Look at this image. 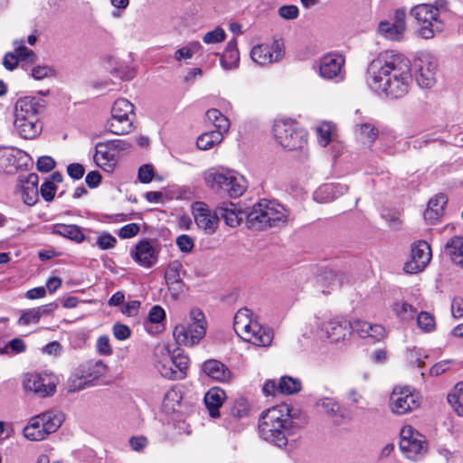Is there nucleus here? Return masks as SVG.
<instances>
[{
    "label": "nucleus",
    "mask_w": 463,
    "mask_h": 463,
    "mask_svg": "<svg viewBox=\"0 0 463 463\" xmlns=\"http://www.w3.org/2000/svg\"><path fill=\"white\" fill-rule=\"evenodd\" d=\"M411 81V63L402 53L383 52L368 65L366 83L380 96L402 98L408 92Z\"/></svg>",
    "instance_id": "nucleus-1"
},
{
    "label": "nucleus",
    "mask_w": 463,
    "mask_h": 463,
    "mask_svg": "<svg viewBox=\"0 0 463 463\" xmlns=\"http://www.w3.org/2000/svg\"><path fill=\"white\" fill-rule=\"evenodd\" d=\"M217 213L218 220L223 219L226 225L230 227H236L243 218H246L247 226L252 230L279 227L287 221L285 208L267 199H261L249 212H241L238 210L236 204L224 202L217 206Z\"/></svg>",
    "instance_id": "nucleus-2"
},
{
    "label": "nucleus",
    "mask_w": 463,
    "mask_h": 463,
    "mask_svg": "<svg viewBox=\"0 0 463 463\" xmlns=\"http://www.w3.org/2000/svg\"><path fill=\"white\" fill-rule=\"evenodd\" d=\"M307 422V418L304 412L281 403L262 412L259 420V434L264 440L282 448L288 444V437Z\"/></svg>",
    "instance_id": "nucleus-3"
},
{
    "label": "nucleus",
    "mask_w": 463,
    "mask_h": 463,
    "mask_svg": "<svg viewBox=\"0 0 463 463\" xmlns=\"http://www.w3.org/2000/svg\"><path fill=\"white\" fill-rule=\"evenodd\" d=\"M44 107V100L38 97L25 96L16 100L14 128L20 137L34 139L40 136L43 131L40 113Z\"/></svg>",
    "instance_id": "nucleus-4"
},
{
    "label": "nucleus",
    "mask_w": 463,
    "mask_h": 463,
    "mask_svg": "<svg viewBox=\"0 0 463 463\" xmlns=\"http://www.w3.org/2000/svg\"><path fill=\"white\" fill-rule=\"evenodd\" d=\"M205 184L218 194H225L232 198H237L246 190V181L236 172L227 167L217 165L203 173Z\"/></svg>",
    "instance_id": "nucleus-5"
},
{
    "label": "nucleus",
    "mask_w": 463,
    "mask_h": 463,
    "mask_svg": "<svg viewBox=\"0 0 463 463\" xmlns=\"http://www.w3.org/2000/svg\"><path fill=\"white\" fill-rule=\"evenodd\" d=\"M445 1H436L434 5L420 4L411 10V14L417 21L418 33L426 40L432 39L444 29V23L440 17L446 11Z\"/></svg>",
    "instance_id": "nucleus-6"
},
{
    "label": "nucleus",
    "mask_w": 463,
    "mask_h": 463,
    "mask_svg": "<svg viewBox=\"0 0 463 463\" xmlns=\"http://www.w3.org/2000/svg\"><path fill=\"white\" fill-rule=\"evenodd\" d=\"M252 311L241 308L234 316L233 328L236 334L244 341L258 346H268L273 339V333L269 328L262 327L251 318Z\"/></svg>",
    "instance_id": "nucleus-7"
},
{
    "label": "nucleus",
    "mask_w": 463,
    "mask_h": 463,
    "mask_svg": "<svg viewBox=\"0 0 463 463\" xmlns=\"http://www.w3.org/2000/svg\"><path fill=\"white\" fill-rule=\"evenodd\" d=\"M64 416L60 411H49L30 419L24 428V436L32 441H40L54 433L62 424Z\"/></svg>",
    "instance_id": "nucleus-8"
},
{
    "label": "nucleus",
    "mask_w": 463,
    "mask_h": 463,
    "mask_svg": "<svg viewBox=\"0 0 463 463\" xmlns=\"http://www.w3.org/2000/svg\"><path fill=\"white\" fill-rule=\"evenodd\" d=\"M206 321L203 313L199 308L190 311V321L175 327L173 335L178 345L194 346L204 336Z\"/></svg>",
    "instance_id": "nucleus-9"
},
{
    "label": "nucleus",
    "mask_w": 463,
    "mask_h": 463,
    "mask_svg": "<svg viewBox=\"0 0 463 463\" xmlns=\"http://www.w3.org/2000/svg\"><path fill=\"white\" fill-rule=\"evenodd\" d=\"M277 142L287 150L302 148L307 142V132L292 119H278L273 125Z\"/></svg>",
    "instance_id": "nucleus-10"
},
{
    "label": "nucleus",
    "mask_w": 463,
    "mask_h": 463,
    "mask_svg": "<svg viewBox=\"0 0 463 463\" xmlns=\"http://www.w3.org/2000/svg\"><path fill=\"white\" fill-rule=\"evenodd\" d=\"M134 117V105L126 99H118L111 108V118L107 121L106 128L115 135L128 134Z\"/></svg>",
    "instance_id": "nucleus-11"
},
{
    "label": "nucleus",
    "mask_w": 463,
    "mask_h": 463,
    "mask_svg": "<svg viewBox=\"0 0 463 463\" xmlns=\"http://www.w3.org/2000/svg\"><path fill=\"white\" fill-rule=\"evenodd\" d=\"M400 449L408 458L417 460L428 450L427 439L411 425H406L401 430Z\"/></svg>",
    "instance_id": "nucleus-12"
},
{
    "label": "nucleus",
    "mask_w": 463,
    "mask_h": 463,
    "mask_svg": "<svg viewBox=\"0 0 463 463\" xmlns=\"http://www.w3.org/2000/svg\"><path fill=\"white\" fill-rule=\"evenodd\" d=\"M420 397L410 387H395L390 397V408L394 414L403 415L418 409Z\"/></svg>",
    "instance_id": "nucleus-13"
},
{
    "label": "nucleus",
    "mask_w": 463,
    "mask_h": 463,
    "mask_svg": "<svg viewBox=\"0 0 463 463\" xmlns=\"http://www.w3.org/2000/svg\"><path fill=\"white\" fill-rule=\"evenodd\" d=\"M438 62L430 53H420L413 61L415 79L422 89H430L436 82Z\"/></svg>",
    "instance_id": "nucleus-14"
},
{
    "label": "nucleus",
    "mask_w": 463,
    "mask_h": 463,
    "mask_svg": "<svg viewBox=\"0 0 463 463\" xmlns=\"http://www.w3.org/2000/svg\"><path fill=\"white\" fill-rule=\"evenodd\" d=\"M57 383L58 380L54 374L46 373H27L23 380L24 388L40 397L52 395L56 391Z\"/></svg>",
    "instance_id": "nucleus-15"
},
{
    "label": "nucleus",
    "mask_w": 463,
    "mask_h": 463,
    "mask_svg": "<svg viewBox=\"0 0 463 463\" xmlns=\"http://www.w3.org/2000/svg\"><path fill=\"white\" fill-rule=\"evenodd\" d=\"M406 10L398 8L389 20L381 21L378 25L380 35L390 41H401L406 31Z\"/></svg>",
    "instance_id": "nucleus-16"
},
{
    "label": "nucleus",
    "mask_w": 463,
    "mask_h": 463,
    "mask_svg": "<svg viewBox=\"0 0 463 463\" xmlns=\"http://www.w3.org/2000/svg\"><path fill=\"white\" fill-rule=\"evenodd\" d=\"M431 260V249L425 241H418L411 245V260L404 265V271L415 274L422 271Z\"/></svg>",
    "instance_id": "nucleus-17"
},
{
    "label": "nucleus",
    "mask_w": 463,
    "mask_h": 463,
    "mask_svg": "<svg viewBox=\"0 0 463 463\" xmlns=\"http://www.w3.org/2000/svg\"><path fill=\"white\" fill-rule=\"evenodd\" d=\"M282 55L283 50L279 41H274L271 44H258L250 51L252 61L261 66L279 61Z\"/></svg>",
    "instance_id": "nucleus-18"
},
{
    "label": "nucleus",
    "mask_w": 463,
    "mask_h": 463,
    "mask_svg": "<svg viewBox=\"0 0 463 463\" xmlns=\"http://www.w3.org/2000/svg\"><path fill=\"white\" fill-rule=\"evenodd\" d=\"M193 216L196 225L207 233H213L218 227L217 209L214 213L203 202H195L192 206Z\"/></svg>",
    "instance_id": "nucleus-19"
},
{
    "label": "nucleus",
    "mask_w": 463,
    "mask_h": 463,
    "mask_svg": "<svg viewBox=\"0 0 463 463\" xmlns=\"http://www.w3.org/2000/svg\"><path fill=\"white\" fill-rule=\"evenodd\" d=\"M132 259L141 267L151 268L157 262L158 250L149 240H142L130 250Z\"/></svg>",
    "instance_id": "nucleus-20"
},
{
    "label": "nucleus",
    "mask_w": 463,
    "mask_h": 463,
    "mask_svg": "<svg viewBox=\"0 0 463 463\" xmlns=\"http://www.w3.org/2000/svg\"><path fill=\"white\" fill-rule=\"evenodd\" d=\"M321 331L330 341L338 342L344 340L353 331V323L342 317L330 318L323 322Z\"/></svg>",
    "instance_id": "nucleus-21"
},
{
    "label": "nucleus",
    "mask_w": 463,
    "mask_h": 463,
    "mask_svg": "<svg viewBox=\"0 0 463 463\" xmlns=\"http://www.w3.org/2000/svg\"><path fill=\"white\" fill-rule=\"evenodd\" d=\"M200 373L218 383H227L232 379V372L221 361L208 359L200 365Z\"/></svg>",
    "instance_id": "nucleus-22"
},
{
    "label": "nucleus",
    "mask_w": 463,
    "mask_h": 463,
    "mask_svg": "<svg viewBox=\"0 0 463 463\" xmlns=\"http://www.w3.org/2000/svg\"><path fill=\"white\" fill-rule=\"evenodd\" d=\"M349 276L345 272L338 269H326L317 278V282L322 288V293L328 294L331 290L340 288L345 283H349Z\"/></svg>",
    "instance_id": "nucleus-23"
},
{
    "label": "nucleus",
    "mask_w": 463,
    "mask_h": 463,
    "mask_svg": "<svg viewBox=\"0 0 463 463\" xmlns=\"http://www.w3.org/2000/svg\"><path fill=\"white\" fill-rule=\"evenodd\" d=\"M345 59L341 55L327 54L320 60L319 74L322 78L332 80L339 77Z\"/></svg>",
    "instance_id": "nucleus-24"
},
{
    "label": "nucleus",
    "mask_w": 463,
    "mask_h": 463,
    "mask_svg": "<svg viewBox=\"0 0 463 463\" xmlns=\"http://www.w3.org/2000/svg\"><path fill=\"white\" fill-rule=\"evenodd\" d=\"M348 191V186L338 183L320 185L313 194V198L319 203L332 202Z\"/></svg>",
    "instance_id": "nucleus-25"
},
{
    "label": "nucleus",
    "mask_w": 463,
    "mask_h": 463,
    "mask_svg": "<svg viewBox=\"0 0 463 463\" xmlns=\"http://www.w3.org/2000/svg\"><path fill=\"white\" fill-rule=\"evenodd\" d=\"M106 369L107 367L101 360H90L80 365L79 369V377L83 381V384L86 385L104 375ZM81 384L82 383H80V386H81Z\"/></svg>",
    "instance_id": "nucleus-26"
},
{
    "label": "nucleus",
    "mask_w": 463,
    "mask_h": 463,
    "mask_svg": "<svg viewBox=\"0 0 463 463\" xmlns=\"http://www.w3.org/2000/svg\"><path fill=\"white\" fill-rule=\"evenodd\" d=\"M353 332L361 338H371L373 342L382 340L386 333L385 328L381 325H372L369 322L359 320L353 323Z\"/></svg>",
    "instance_id": "nucleus-27"
},
{
    "label": "nucleus",
    "mask_w": 463,
    "mask_h": 463,
    "mask_svg": "<svg viewBox=\"0 0 463 463\" xmlns=\"http://www.w3.org/2000/svg\"><path fill=\"white\" fill-rule=\"evenodd\" d=\"M38 175L34 173L29 174L25 180H22L21 196L23 202L29 205H34L39 200Z\"/></svg>",
    "instance_id": "nucleus-28"
},
{
    "label": "nucleus",
    "mask_w": 463,
    "mask_h": 463,
    "mask_svg": "<svg viewBox=\"0 0 463 463\" xmlns=\"http://www.w3.org/2000/svg\"><path fill=\"white\" fill-rule=\"evenodd\" d=\"M225 392L220 387L211 388L204 395V404L212 418L219 416V409L225 400Z\"/></svg>",
    "instance_id": "nucleus-29"
},
{
    "label": "nucleus",
    "mask_w": 463,
    "mask_h": 463,
    "mask_svg": "<svg viewBox=\"0 0 463 463\" xmlns=\"http://www.w3.org/2000/svg\"><path fill=\"white\" fill-rule=\"evenodd\" d=\"M447 203L448 199L443 194H439L434 198H431L424 212V219L430 223H434L442 216Z\"/></svg>",
    "instance_id": "nucleus-30"
},
{
    "label": "nucleus",
    "mask_w": 463,
    "mask_h": 463,
    "mask_svg": "<svg viewBox=\"0 0 463 463\" xmlns=\"http://www.w3.org/2000/svg\"><path fill=\"white\" fill-rule=\"evenodd\" d=\"M117 154L114 153L109 142H99L95 146L93 159L99 167L111 166L116 160Z\"/></svg>",
    "instance_id": "nucleus-31"
},
{
    "label": "nucleus",
    "mask_w": 463,
    "mask_h": 463,
    "mask_svg": "<svg viewBox=\"0 0 463 463\" xmlns=\"http://www.w3.org/2000/svg\"><path fill=\"white\" fill-rule=\"evenodd\" d=\"M354 132L356 137L364 144H372L379 136V130L372 119L357 122Z\"/></svg>",
    "instance_id": "nucleus-32"
},
{
    "label": "nucleus",
    "mask_w": 463,
    "mask_h": 463,
    "mask_svg": "<svg viewBox=\"0 0 463 463\" xmlns=\"http://www.w3.org/2000/svg\"><path fill=\"white\" fill-rule=\"evenodd\" d=\"M51 233L62 236L76 242L84 241V234L80 227L75 224L56 223L50 227Z\"/></svg>",
    "instance_id": "nucleus-33"
},
{
    "label": "nucleus",
    "mask_w": 463,
    "mask_h": 463,
    "mask_svg": "<svg viewBox=\"0 0 463 463\" xmlns=\"http://www.w3.org/2000/svg\"><path fill=\"white\" fill-rule=\"evenodd\" d=\"M316 406L328 417L335 419V421L337 424L340 423L339 420L344 419L340 404L332 397H323L318 399L316 402Z\"/></svg>",
    "instance_id": "nucleus-34"
},
{
    "label": "nucleus",
    "mask_w": 463,
    "mask_h": 463,
    "mask_svg": "<svg viewBox=\"0 0 463 463\" xmlns=\"http://www.w3.org/2000/svg\"><path fill=\"white\" fill-rule=\"evenodd\" d=\"M183 271L185 274V271L183 270V264L181 261L175 260L171 261L165 272V279L166 284L171 288L175 286V289L183 290L184 283L181 279V272Z\"/></svg>",
    "instance_id": "nucleus-35"
},
{
    "label": "nucleus",
    "mask_w": 463,
    "mask_h": 463,
    "mask_svg": "<svg viewBox=\"0 0 463 463\" xmlns=\"http://www.w3.org/2000/svg\"><path fill=\"white\" fill-rule=\"evenodd\" d=\"M163 352L169 356L170 364H173L179 380L185 378L189 365V357L181 352L174 353L170 355V351L167 347H164Z\"/></svg>",
    "instance_id": "nucleus-36"
},
{
    "label": "nucleus",
    "mask_w": 463,
    "mask_h": 463,
    "mask_svg": "<svg viewBox=\"0 0 463 463\" xmlns=\"http://www.w3.org/2000/svg\"><path fill=\"white\" fill-rule=\"evenodd\" d=\"M446 250L452 262L463 268V237L454 236L446 243Z\"/></svg>",
    "instance_id": "nucleus-37"
},
{
    "label": "nucleus",
    "mask_w": 463,
    "mask_h": 463,
    "mask_svg": "<svg viewBox=\"0 0 463 463\" xmlns=\"http://www.w3.org/2000/svg\"><path fill=\"white\" fill-rule=\"evenodd\" d=\"M207 119L213 123L215 132H220L223 137L230 128V120L222 112L216 109H211L206 112Z\"/></svg>",
    "instance_id": "nucleus-38"
},
{
    "label": "nucleus",
    "mask_w": 463,
    "mask_h": 463,
    "mask_svg": "<svg viewBox=\"0 0 463 463\" xmlns=\"http://www.w3.org/2000/svg\"><path fill=\"white\" fill-rule=\"evenodd\" d=\"M222 136L220 132L209 131L200 135L196 141V146L200 150L211 149L222 140Z\"/></svg>",
    "instance_id": "nucleus-39"
},
{
    "label": "nucleus",
    "mask_w": 463,
    "mask_h": 463,
    "mask_svg": "<svg viewBox=\"0 0 463 463\" xmlns=\"http://www.w3.org/2000/svg\"><path fill=\"white\" fill-rule=\"evenodd\" d=\"M278 388L281 394H294L301 390V382L297 378L282 376L278 383Z\"/></svg>",
    "instance_id": "nucleus-40"
},
{
    "label": "nucleus",
    "mask_w": 463,
    "mask_h": 463,
    "mask_svg": "<svg viewBox=\"0 0 463 463\" xmlns=\"http://www.w3.org/2000/svg\"><path fill=\"white\" fill-rule=\"evenodd\" d=\"M393 312L401 320L409 321L414 318L417 310L406 302H397L393 306Z\"/></svg>",
    "instance_id": "nucleus-41"
},
{
    "label": "nucleus",
    "mask_w": 463,
    "mask_h": 463,
    "mask_svg": "<svg viewBox=\"0 0 463 463\" xmlns=\"http://www.w3.org/2000/svg\"><path fill=\"white\" fill-rule=\"evenodd\" d=\"M240 53L238 50L224 51L221 57V65L224 70H232L238 66Z\"/></svg>",
    "instance_id": "nucleus-42"
},
{
    "label": "nucleus",
    "mask_w": 463,
    "mask_h": 463,
    "mask_svg": "<svg viewBox=\"0 0 463 463\" xmlns=\"http://www.w3.org/2000/svg\"><path fill=\"white\" fill-rule=\"evenodd\" d=\"M418 326L424 332L434 330L436 323L433 316L429 312L422 311L417 316Z\"/></svg>",
    "instance_id": "nucleus-43"
},
{
    "label": "nucleus",
    "mask_w": 463,
    "mask_h": 463,
    "mask_svg": "<svg viewBox=\"0 0 463 463\" xmlns=\"http://www.w3.org/2000/svg\"><path fill=\"white\" fill-rule=\"evenodd\" d=\"M333 126L329 123H322L317 128L318 143L322 146H326L331 141Z\"/></svg>",
    "instance_id": "nucleus-44"
},
{
    "label": "nucleus",
    "mask_w": 463,
    "mask_h": 463,
    "mask_svg": "<svg viewBox=\"0 0 463 463\" xmlns=\"http://www.w3.org/2000/svg\"><path fill=\"white\" fill-rule=\"evenodd\" d=\"M226 33L222 27H216L214 30L207 32L203 36V42L206 44H214L225 40Z\"/></svg>",
    "instance_id": "nucleus-45"
},
{
    "label": "nucleus",
    "mask_w": 463,
    "mask_h": 463,
    "mask_svg": "<svg viewBox=\"0 0 463 463\" xmlns=\"http://www.w3.org/2000/svg\"><path fill=\"white\" fill-rule=\"evenodd\" d=\"M156 368L163 377L170 380H179L173 364H170V359L158 362Z\"/></svg>",
    "instance_id": "nucleus-46"
},
{
    "label": "nucleus",
    "mask_w": 463,
    "mask_h": 463,
    "mask_svg": "<svg viewBox=\"0 0 463 463\" xmlns=\"http://www.w3.org/2000/svg\"><path fill=\"white\" fill-rule=\"evenodd\" d=\"M116 243L117 239L107 232H101L96 241V244L102 250L113 249Z\"/></svg>",
    "instance_id": "nucleus-47"
},
{
    "label": "nucleus",
    "mask_w": 463,
    "mask_h": 463,
    "mask_svg": "<svg viewBox=\"0 0 463 463\" xmlns=\"http://www.w3.org/2000/svg\"><path fill=\"white\" fill-rule=\"evenodd\" d=\"M40 321L36 308H28L22 311V315L18 319V325L27 326L36 324Z\"/></svg>",
    "instance_id": "nucleus-48"
},
{
    "label": "nucleus",
    "mask_w": 463,
    "mask_h": 463,
    "mask_svg": "<svg viewBox=\"0 0 463 463\" xmlns=\"http://www.w3.org/2000/svg\"><path fill=\"white\" fill-rule=\"evenodd\" d=\"M176 245L182 252H191L194 247L193 239L186 234H182L176 238Z\"/></svg>",
    "instance_id": "nucleus-49"
},
{
    "label": "nucleus",
    "mask_w": 463,
    "mask_h": 463,
    "mask_svg": "<svg viewBox=\"0 0 463 463\" xmlns=\"http://www.w3.org/2000/svg\"><path fill=\"white\" fill-rule=\"evenodd\" d=\"M154 175V168L151 165H143L138 169L137 178L141 183L148 184L153 180Z\"/></svg>",
    "instance_id": "nucleus-50"
},
{
    "label": "nucleus",
    "mask_w": 463,
    "mask_h": 463,
    "mask_svg": "<svg viewBox=\"0 0 463 463\" xmlns=\"http://www.w3.org/2000/svg\"><path fill=\"white\" fill-rule=\"evenodd\" d=\"M165 319L164 308L158 305L153 306L148 312V321L153 324H159Z\"/></svg>",
    "instance_id": "nucleus-51"
},
{
    "label": "nucleus",
    "mask_w": 463,
    "mask_h": 463,
    "mask_svg": "<svg viewBox=\"0 0 463 463\" xmlns=\"http://www.w3.org/2000/svg\"><path fill=\"white\" fill-rule=\"evenodd\" d=\"M249 413V405L246 400H237L232 409V414L237 418H243Z\"/></svg>",
    "instance_id": "nucleus-52"
},
{
    "label": "nucleus",
    "mask_w": 463,
    "mask_h": 463,
    "mask_svg": "<svg viewBox=\"0 0 463 463\" xmlns=\"http://www.w3.org/2000/svg\"><path fill=\"white\" fill-rule=\"evenodd\" d=\"M55 190H56V187L54 185V184L51 181H45L42 186H41V189H40V192H41V194H42V197L46 201V202H51L53 200L54 198V195H55Z\"/></svg>",
    "instance_id": "nucleus-53"
},
{
    "label": "nucleus",
    "mask_w": 463,
    "mask_h": 463,
    "mask_svg": "<svg viewBox=\"0 0 463 463\" xmlns=\"http://www.w3.org/2000/svg\"><path fill=\"white\" fill-rule=\"evenodd\" d=\"M113 335L118 340L122 341L130 337L131 330L128 326L117 323L113 326Z\"/></svg>",
    "instance_id": "nucleus-54"
},
{
    "label": "nucleus",
    "mask_w": 463,
    "mask_h": 463,
    "mask_svg": "<svg viewBox=\"0 0 463 463\" xmlns=\"http://www.w3.org/2000/svg\"><path fill=\"white\" fill-rule=\"evenodd\" d=\"M447 399L454 411L458 416L463 417V396H458L457 394H448Z\"/></svg>",
    "instance_id": "nucleus-55"
},
{
    "label": "nucleus",
    "mask_w": 463,
    "mask_h": 463,
    "mask_svg": "<svg viewBox=\"0 0 463 463\" xmlns=\"http://www.w3.org/2000/svg\"><path fill=\"white\" fill-rule=\"evenodd\" d=\"M298 8L296 5H283L279 8V14L288 20L296 19L298 16Z\"/></svg>",
    "instance_id": "nucleus-56"
},
{
    "label": "nucleus",
    "mask_w": 463,
    "mask_h": 463,
    "mask_svg": "<svg viewBox=\"0 0 463 463\" xmlns=\"http://www.w3.org/2000/svg\"><path fill=\"white\" fill-rule=\"evenodd\" d=\"M139 232V226L137 223H128L123 226L118 232L122 239H129L136 236Z\"/></svg>",
    "instance_id": "nucleus-57"
},
{
    "label": "nucleus",
    "mask_w": 463,
    "mask_h": 463,
    "mask_svg": "<svg viewBox=\"0 0 463 463\" xmlns=\"http://www.w3.org/2000/svg\"><path fill=\"white\" fill-rule=\"evenodd\" d=\"M67 173L72 179L79 180L84 175L85 168L79 163H72L67 166Z\"/></svg>",
    "instance_id": "nucleus-58"
},
{
    "label": "nucleus",
    "mask_w": 463,
    "mask_h": 463,
    "mask_svg": "<svg viewBox=\"0 0 463 463\" xmlns=\"http://www.w3.org/2000/svg\"><path fill=\"white\" fill-rule=\"evenodd\" d=\"M55 166V162L51 156H43L37 161V169L40 172L47 173Z\"/></svg>",
    "instance_id": "nucleus-59"
},
{
    "label": "nucleus",
    "mask_w": 463,
    "mask_h": 463,
    "mask_svg": "<svg viewBox=\"0 0 463 463\" xmlns=\"http://www.w3.org/2000/svg\"><path fill=\"white\" fill-rule=\"evenodd\" d=\"M97 349L102 354H111L112 349L109 344V338L107 335H101L97 340Z\"/></svg>",
    "instance_id": "nucleus-60"
},
{
    "label": "nucleus",
    "mask_w": 463,
    "mask_h": 463,
    "mask_svg": "<svg viewBox=\"0 0 463 463\" xmlns=\"http://www.w3.org/2000/svg\"><path fill=\"white\" fill-rule=\"evenodd\" d=\"M345 398L352 405L355 406H359L364 401L362 393L354 388H351L346 392Z\"/></svg>",
    "instance_id": "nucleus-61"
},
{
    "label": "nucleus",
    "mask_w": 463,
    "mask_h": 463,
    "mask_svg": "<svg viewBox=\"0 0 463 463\" xmlns=\"http://www.w3.org/2000/svg\"><path fill=\"white\" fill-rule=\"evenodd\" d=\"M52 70L48 66H35L32 70V77L35 80H43L52 73Z\"/></svg>",
    "instance_id": "nucleus-62"
},
{
    "label": "nucleus",
    "mask_w": 463,
    "mask_h": 463,
    "mask_svg": "<svg viewBox=\"0 0 463 463\" xmlns=\"http://www.w3.org/2000/svg\"><path fill=\"white\" fill-rule=\"evenodd\" d=\"M17 57H19L23 61H26L29 62H33L36 59L35 53L28 49L26 46H20L17 48Z\"/></svg>",
    "instance_id": "nucleus-63"
},
{
    "label": "nucleus",
    "mask_w": 463,
    "mask_h": 463,
    "mask_svg": "<svg viewBox=\"0 0 463 463\" xmlns=\"http://www.w3.org/2000/svg\"><path fill=\"white\" fill-rule=\"evenodd\" d=\"M140 305L141 303L138 300L128 301L122 308V313L128 317L136 316L139 310Z\"/></svg>",
    "instance_id": "nucleus-64"
}]
</instances>
